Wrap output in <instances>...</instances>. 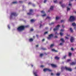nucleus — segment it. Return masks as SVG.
Segmentation results:
<instances>
[{"instance_id": "18", "label": "nucleus", "mask_w": 76, "mask_h": 76, "mask_svg": "<svg viewBox=\"0 0 76 76\" xmlns=\"http://www.w3.org/2000/svg\"><path fill=\"white\" fill-rule=\"evenodd\" d=\"M60 40L62 42H64V39H61Z\"/></svg>"}, {"instance_id": "46", "label": "nucleus", "mask_w": 76, "mask_h": 76, "mask_svg": "<svg viewBox=\"0 0 76 76\" xmlns=\"http://www.w3.org/2000/svg\"><path fill=\"white\" fill-rule=\"evenodd\" d=\"M71 50L72 51H73V50H74V49H73V48H72L71 49Z\"/></svg>"}, {"instance_id": "27", "label": "nucleus", "mask_w": 76, "mask_h": 76, "mask_svg": "<svg viewBox=\"0 0 76 76\" xmlns=\"http://www.w3.org/2000/svg\"><path fill=\"white\" fill-rule=\"evenodd\" d=\"M56 75V76H60V73H57Z\"/></svg>"}, {"instance_id": "35", "label": "nucleus", "mask_w": 76, "mask_h": 76, "mask_svg": "<svg viewBox=\"0 0 76 76\" xmlns=\"http://www.w3.org/2000/svg\"><path fill=\"white\" fill-rule=\"evenodd\" d=\"M19 3H23V1H19Z\"/></svg>"}, {"instance_id": "2", "label": "nucleus", "mask_w": 76, "mask_h": 76, "mask_svg": "<svg viewBox=\"0 0 76 76\" xmlns=\"http://www.w3.org/2000/svg\"><path fill=\"white\" fill-rule=\"evenodd\" d=\"M34 12V11L31 9L29 10V12H28L27 13V15H33L32 13Z\"/></svg>"}, {"instance_id": "14", "label": "nucleus", "mask_w": 76, "mask_h": 76, "mask_svg": "<svg viewBox=\"0 0 76 76\" xmlns=\"http://www.w3.org/2000/svg\"><path fill=\"white\" fill-rule=\"evenodd\" d=\"M53 7H54V6H51L50 8V10H53Z\"/></svg>"}, {"instance_id": "50", "label": "nucleus", "mask_w": 76, "mask_h": 76, "mask_svg": "<svg viewBox=\"0 0 76 76\" xmlns=\"http://www.w3.org/2000/svg\"><path fill=\"white\" fill-rule=\"evenodd\" d=\"M41 67H44V66L42 65L40 66Z\"/></svg>"}, {"instance_id": "11", "label": "nucleus", "mask_w": 76, "mask_h": 76, "mask_svg": "<svg viewBox=\"0 0 76 76\" xmlns=\"http://www.w3.org/2000/svg\"><path fill=\"white\" fill-rule=\"evenodd\" d=\"M65 68L63 66H62L61 68V72H63Z\"/></svg>"}, {"instance_id": "29", "label": "nucleus", "mask_w": 76, "mask_h": 76, "mask_svg": "<svg viewBox=\"0 0 76 76\" xmlns=\"http://www.w3.org/2000/svg\"><path fill=\"white\" fill-rule=\"evenodd\" d=\"M66 57H67V55H65L63 57V58H64L65 59V58H66Z\"/></svg>"}, {"instance_id": "31", "label": "nucleus", "mask_w": 76, "mask_h": 76, "mask_svg": "<svg viewBox=\"0 0 76 76\" xmlns=\"http://www.w3.org/2000/svg\"><path fill=\"white\" fill-rule=\"evenodd\" d=\"M54 46V44H52L50 46V47H53Z\"/></svg>"}, {"instance_id": "37", "label": "nucleus", "mask_w": 76, "mask_h": 76, "mask_svg": "<svg viewBox=\"0 0 76 76\" xmlns=\"http://www.w3.org/2000/svg\"><path fill=\"white\" fill-rule=\"evenodd\" d=\"M61 32H63V31H64V30L63 29H61L60 30Z\"/></svg>"}, {"instance_id": "57", "label": "nucleus", "mask_w": 76, "mask_h": 76, "mask_svg": "<svg viewBox=\"0 0 76 76\" xmlns=\"http://www.w3.org/2000/svg\"><path fill=\"white\" fill-rule=\"evenodd\" d=\"M51 75H54V74L53 73H51Z\"/></svg>"}, {"instance_id": "12", "label": "nucleus", "mask_w": 76, "mask_h": 76, "mask_svg": "<svg viewBox=\"0 0 76 76\" xmlns=\"http://www.w3.org/2000/svg\"><path fill=\"white\" fill-rule=\"evenodd\" d=\"M75 63L72 62V63H70V65H75Z\"/></svg>"}, {"instance_id": "41", "label": "nucleus", "mask_w": 76, "mask_h": 76, "mask_svg": "<svg viewBox=\"0 0 76 76\" xmlns=\"http://www.w3.org/2000/svg\"><path fill=\"white\" fill-rule=\"evenodd\" d=\"M46 1H47V0H44V3H46Z\"/></svg>"}, {"instance_id": "45", "label": "nucleus", "mask_w": 76, "mask_h": 76, "mask_svg": "<svg viewBox=\"0 0 76 76\" xmlns=\"http://www.w3.org/2000/svg\"><path fill=\"white\" fill-rule=\"evenodd\" d=\"M55 34H56V35H58V34L57 33V32H56V33H55Z\"/></svg>"}, {"instance_id": "38", "label": "nucleus", "mask_w": 76, "mask_h": 76, "mask_svg": "<svg viewBox=\"0 0 76 76\" xmlns=\"http://www.w3.org/2000/svg\"><path fill=\"white\" fill-rule=\"evenodd\" d=\"M46 15V14H45L43 15H42V16L44 17V16H45V15Z\"/></svg>"}, {"instance_id": "15", "label": "nucleus", "mask_w": 76, "mask_h": 76, "mask_svg": "<svg viewBox=\"0 0 76 76\" xmlns=\"http://www.w3.org/2000/svg\"><path fill=\"white\" fill-rule=\"evenodd\" d=\"M55 58L56 60H59V58L57 56H56Z\"/></svg>"}, {"instance_id": "32", "label": "nucleus", "mask_w": 76, "mask_h": 76, "mask_svg": "<svg viewBox=\"0 0 76 76\" xmlns=\"http://www.w3.org/2000/svg\"><path fill=\"white\" fill-rule=\"evenodd\" d=\"M64 22V20H61V23H63V22Z\"/></svg>"}, {"instance_id": "33", "label": "nucleus", "mask_w": 76, "mask_h": 76, "mask_svg": "<svg viewBox=\"0 0 76 76\" xmlns=\"http://www.w3.org/2000/svg\"><path fill=\"white\" fill-rule=\"evenodd\" d=\"M34 20H33V19H31V22H34Z\"/></svg>"}, {"instance_id": "28", "label": "nucleus", "mask_w": 76, "mask_h": 76, "mask_svg": "<svg viewBox=\"0 0 76 76\" xmlns=\"http://www.w3.org/2000/svg\"><path fill=\"white\" fill-rule=\"evenodd\" d=\"M60 34L61 36H62V35H63V33H61V32H60Z\"/></svg>"}, {"instance_id": "63", "label": "nucleus", "mask_w": 76, "mask_h": 76, "mask_svg": "<svg viewBox=\"0 0 76 76\" xmlns=\"http://www.w3.org/2000/svg\"><path fill=\"white\" fill-rule=\"evenodd\" d=\"M75 13H76V11H75Z\"/></svg>"}, {"instance_id": "47", "label": "nucleus", "mask_w": 76, "mask_h": 76, "mask_svg": "<svg viewBox=\"0 0 76 76\" xmlns=\"http://www.w3.org/2000/svg\"><path fill=\"white\" fill-rule=\"evenodd\" d=\"M44 41H45V39H43L42 40V42H43Z\"/></svg>"}, {"instance_id": "56", "label": "nucleus", "mask_w": 76, "mask_h": 76, "mask_svg": "<svg viewBox=\"0 0 76 76\" xmlns=\"http://www.w3.org/2000/svg\"><path fill=\"white\" fill-rule=\"evenodd\" d=\"M33 6L34 7L35 6V4H33Z\"/></svg>"}, {"instance_id": "58", "label": "nucleus", "mask_w": 76, "mask_h": 76, "mask_svg": "<svg viewBox=\"0 0 76 76\" xmlns=\"http://www.w3.org/2000/svg\"><path fill=\"white\" fill-rule=\"evenodd\" d=\"M63 44V43H61L60 44V45H62Z\"/></svg>"}, {"instance_id": "49", "label": "nucleus", "mask_w": 76, "mask_h": 76, "mask_svg": "<svg viewBox=\"0 0 76 76\" xmlns=\"http://www.w3.org/2000/svg\"><path fill=\"white\" fill-rule=\"evenodd\" d=\"M42 26V25H41V24H40V26H39V27L40 28H41V26Z\"/></svg>"}, {"instance_id": "61", "label": "nucleus", "mask_w": 76, "mask_h": 76, "mask_svg": "<svg viewBox=\"0 0 76 76\" xmlns=\"http://www.w3.org/2000/svg\"><path fill=\"white\" fill-rule=\"evenodd\" d=\"M55 38H58V37H57V36H56L55 37Z\"/></svg>"}, {"instance_id": "3", "label": "nucleus", "mask_w": 76, "mask_h": 76, "mask_svg": "<svg viewBox=\"0 0 76 76\" xmlns=\"http://www.w3.org/2000/svg\"><path fill=\"white\" fill-rule=\"evenodd\" d=\"M18 15V14H16V13L15 12H12L11 13V15L10 16V19H11L12 18V17H13V16H16Z\"/></svg>"}, {"instance_id": "19", "label": "nucleus", "mask_w": 76, "mask_h": 76, "mask_svg": "<svg viewBox=\"0 0 76 76\" xmlns=\"http://www.w3.org/2000/svg\"><path fill=\"white\" fill-rule=\"evenodd\" d=\"M54 2L55 3H58V2H57V0H55V1H54Z\"/></svg>"}, {"instance_id": "40", "label": "nucleus", "mask_w": 76, "mask_h": 76, "mask_svg": "<svg viewBox=\"0 0 76 76\" xmlns=\"http://www.w3.org/2000/svg\"><path fill=\"white\" fill-rule=\"evenodd\" d=\"M48 34V32H47V31H46V32H45L44 34Z\"/></svg>"}, {"instance_id": "25", "label": "nucleus", "mask_w": 76, "mask_h": 76, "mask_svg": "<svg viewBox=\"0 0 76 76\" xmlns=\"http://www.w3.org/2000/svg\"><path fill=\"white\" fill-rule=\"evenodd\" d=\"M72 56V53H69V57H70V56Z\"/></svg>"}, {"instance_id": "5", "label": "nucleus", "mask_w": 76, "mask_h": 76, "mask_svg": "<svg viewBox=\"0 0 76 76\" xmlns=\"http://www.w3.org/2000/svg\"><path fill=\"white\" fill-rule=\"evenodd\" d=\"M60 26L59 25L57 26L56 27V28H54L53 29L54 31H57V30H58V28H59V27H60Z\"/></svg>"}, {"instance_id": "52", "label": "nucleus", "mask_w": 76, "mask_h": 76, "mask_svg": "<svg viewBox=\"0 0 76 76\" xmlns=\"http://www.w3.org/2000/svg\"><path fill=\"white\" fill-rule=\"evenodd\" d=\"M62 27L63 28H64V26H63V25H62Z\"/></svg>"}, {"instance_id": "34", "label": "nucleus", "mask_w": 76, "mask_h": 76, "mask_svg": "<svg viewBox=\"0 0 76 76\" xmlns=\"http://www.w3.org/2000/svg\"><path fill=\"white\" fill-rule=\"evenodd\" d=\"M50 19V17L49 16H48L46 18V19Z\"/></svg>"}, {"instance_id": "36", "label": "nucleus", "mask_w": 76, "mask_h": 76, "mask_svg": "<svg viewBox=\"0 0 76 76\" xmlns=\"http://www.w3.org/2000/svg\"><path fill=\"white\" fill-rule=\"evenodd\" d=\"M42 50H46V49L45 48H42Z\"/></svg>"}, {"instance_id": "59", "label": "nucleus", "mask_w": 76, "mask_h": 76, "mask_svg": "<svg viewBox=\"0 0 76 76\" xmlns=\"http://www.w3.org/2000/svg\"><path fill=\"white\" fill-rule=\"evenodd\" d=\"M36 47H38V45H37L36 46Z\"/></svg>"}, {"instance_id": "6", "label": "nucleus", "mask_w": 76, "mask_h": 76, "mask_svg": "<svg viewBox=\"0 0 76 76\" xmlns=\"http://www.w3.org/2000/svg\"><path fill=\"white\" fill-rule=\"evenodd\" d=\"M43 71L45 72H47V71H48V72H51L52 70L48 68H45L44 69Z\"/></svg>"}, {"instance_id": "48", "label": "nucleus", "mask_w": 76, "mask_h": 76, "mask_svg": "<svg viewBox=\"0 0 76 76\" xmlns=\"http://www.w3.org/2000/svg\"><path fill=\"white\" fill-rule=\"evenodd\" d=\"M30 31H34V29H31Z\"/></svg>"}, {"instance_id": "17", "label": "nucleus", "mask_w": 76, "mask_h": 76, "mask_svg": "<svg viewBox=\"0 0 76 76\" xmlns=\"http://www.w3.org/2000/svg\"><path fill=\"white\" fill-rule=\"evenodd\" d=\"M34 75H35V76H38V75H37V72H34Z\"/></svg>"}, {"instance_id": "8", "label": "nucleus", "mask_w": 76, "mask_h": 76, "mask_svg": "<svg viewBox=\"0 0 76 76\" xmlns=\"http://www.w3.org/2000/svg\"><path fill=\"white\" fill-rule=\"evenodd\" d=\"M53 37V34H51L49 35V37H48V39H50L51 38Z\"/></svg>"}, {"instance_id": "13", "label": "nucleus", "mask_w": 76, "mask_h": 76, "mask_svg": "<svg viewBox=\"0 0 76 76\" xmlns=\"http://www.w3.org/2000/svg\"><path fill=\"white\" fill-rule=\"evenodd\" d=\"M52 51L56 52V53H57L58 52V51L57 50H55L54 49H52Z\"/></svg>"}, {"instance_id": "51", "label": "nucleus", "mask_w": 76, "mask_h": 76, "mask_svg": "<svg viewBox=\"0 0 76 76\" xmlns=\"http://www.w3.org/2000/svg\"><path fill=\"white\" fill-rule=\"evenodd\" d=\"M66 39H69V38L67 37H65Z\"/></svg>"}, {"instance_id": "7", "label": "nucleus", "mask_w": 76, "mask_h": 76, "mask_svg": "<svg viewBox=\"0 0 76 76\" xmlns=\"http://www.w3.org/2000/svg\"><path fill=\"white\" fill-rule=\"evenodd\" d=\"M65 69L66 70H68V71H69V72H72V69L70 68L67 67L65 66Z\"/></svg>"}, {"instance_id": "20", "label": "nucleus", "mask_w": 76, "mask_h": 76, "mask_svg": "<svg viewBox=\"0 0 76 76\" xmlns=\"http://www.w3.org/2000/svg\"><path fill=\"white\" fill-rule=\"evenodd\" d=\"M29 41L30 42H31L32 41H33V39H32V38L30 39H29Z\"/></svg>"}, {"instance_id": "4", "label": "nucleus", "mask_w": 76, "mask_h": 76, "mask_svg": "<svg viewBox=\"0 0 76 76\" xmlns=\"http://www.w3.org/2000/svg\"><path fill=\"white\" fill-rule=\"evenodd\" d=\"M75 20V17L73 16H71L69 19V20L70 22H73Z\"/></svg>"}, {"instance_id": "43", "label": "nucleus", "mask_w": 76, "mask_h": 76, "mask_svg": "<svg viewBox=\"0 0 76 76\" xmlns=\"http://www.w3.org/2000/svg\"><path fill=\"white\" fill-rule=\"evenodd\" d=\"M63 1H60L59 2V3L60 4H61L62 3V2Z\"/></svg>"}, {"instance_id": "62", "label": "nucleus", "mask_w": 76, "mask_h": 76, "mask_svg": "<svg viewBox=\"0 0 76 76\" xmlns=\"http://www.w3.org/2000/svg\"><path fill=\"white\" fill-rule=\"evenodd\" d=\"M52 29V28H50V31H51V30Z\"/></svg>"}, {"instance_id": "24", "label": "nucleus", "mask_w": 76, "mask_h": 76, "mask_svg": "<svg viewBox=\"0 0 76 76\" xmlns=\"http://www.w3.org/2000/svg\"><path fill=\"white\" fill-rule=\"evenodd\" d=\"M43 56H44V54H43L41 53L40 55V57H42Z\"/></svg>"}, {"instance_id": "1", "label": "nucleus", "mask_w": 76, "mask_h": 76, "mask_svg": "<svg viewBox=\"0 0 76 76\" xmlns=\"http://www.w3.org/2000/svg\"><path fill=\"white\" fill-rule=\"evenodd\" d=\"M29 26L28 25L21 26L17 28V31L18 32H22V31H24L25 28H29Z\"/></svg>"}, {"instance_id": "9", "label": "nucleus", "mask_w": 76, "mask_h": 76, "mask_svg": "<svg viewBox=\"0 0 76 76\" xmlns=\"http://www.w3.org/2000/svg\"><path fill=\"white\" fill-rule=\"evenodd\" d=\"M51 66L52 67H57V65H56L54 64H51Z\"/></svg>"}, {"instance_id": "16", "label": "nucleus", "mask_w": 76, "mask_h": 76, "mask_svg": "<svg viewBox=\"0 0 76 76\" xmlns=\"http://www.w3.org/2000/svg\"><path fill=\"white\" fill-rule=\"evenodd\" d=\"M72 25L73 26H76V23H72Z\"/></svg>"}, {"instance_id": "44", "label": "nucleus", "mask_w": 76, "mask_h": 76, "mask_svg": "<svg viewBox=\"0 0 76 76\" xmlns=\"http://www.w3.org/2000/svg\"><path fill=\"white\" fill-rule=\"evenodd\" d=\"M69 6H72V4H69Z\"/></svg>"}, {"instance_id": "22", "label": "nucleus", "mask_w": 76, "mask_h": 76, "mask_svg": "<svg viewBox=\"0 0 76 76\" xmlns=\"http://www.w3.org/2000/svg\"><path fill=\"white\" fill-rule=\"evenodd\" d=\"M61 7H62L63 8V7H65L66 6L64 4L62 5H61Z\"/></svg>"}, {"instance_id": "21", "label": "nucleus", "mask_w": 76, "mask_h": 76, "mask_svg": "<svg viewBox=\"0 0 76 76\" xmlns=\"http://www.w3.org/2000/svg\"><path fill=\"white\" fill-rule=\"evenodd\" d=\"M12 3H13V4H17V3H18V2H17V1L13 2H12Z\"/></svg>"}, {"instance_id": "53", "label": "nucleus", "mask_w": 76, "mask_h": 76, "mask_svg": "<svg viewBox=\"0 0 76 76\" xmlns=\"http://www.w3.org/2000/svg\"><path fill=\"white\" fill-rule=\"evenodd\" d=\"M28 4L29 5V4H31V2H29L28 3Z\"/></svg>"}, {"instance_id": "60", "label": "nucleus", "mask_w": 76, "mask_h": 76, "mask_svg": "<svg viewBox=\"0 0 76 76\" xmlns=\"http://www.w3.org/2000/svg\"><path fill=\"white\" fill-rule=\"evenodd\" d=\"M36 37H37V38H38V35H36Z\"/></svg>"}, {"instance_id": "55", "label": "nucleus", "mask_w": 76, "mask_h": 76, "mask_svg": "<svg viewBox=\"0 0 76 76\" xmlns=\"http://www.w3.org/2000/svg\"><path fill=\"white\" fill-rule=\"evenodd\" d=\"M70 61V59H68L67 60V61Z\"/></svg>"}, {"instance_id": "10", "label": "nucleus", "mask_w": 76, "mask_h": 76, "mask_svg": "<svg viewBox=\"0 0 76 76\" xmlns=\"http://www.w3.org/2000/svg\"><path fill=\"white\" fill-rule=\"evenodd\" d=\"M75 39H74V38L73 37H71V38L70 39V41L71 42H73V41H74V40Z\"/></svg>"}, {"instance_id": "39", "label": "nucleus", "mask_w": 76, "mask_h": 76, "mask_svg": "<svg viewBox=\"0 0 76 76\" xmlns=\"http://www.w3.org/2000/svg\"><path fill=\"white\" fill-rule=\"evenodd\" d=\"M41 13H45V12H44L43 11H41Z\"/></svg>"}, {"instance_id": "30", "label": "nucleus", "mask_w": 76, "mask_h": 76, "mask_svg": "<svg viewBox=\"0 0 76 76\" xmlns=\"http://www.w3.org/2000/svg\"><path fill=\"white\" fill-rule=\"evenodd\" d=\"M70 8H69V7H67V11H68V10H70Z\"/></svg>"}, {"instance_id": "54", "label": "nucleus", "mask_w": 76, "mask_h": 76, "mask_svg": "<svg viewBox=\"0 0 76 76\" xmlns=\"http://www.w3.org/2000/svg\"><path fill=\"white\" fill-rule=\"evenodd\" d=\"M8 27L9 29H10V27L9 26V25L8 26Z\"/></svg>"}, {"instance_id": "23", "label": "nucleus", "mask_w": 76, "mask_h": 76, "mask_svg": "<svg viewBox=\"0 0 76 76\" xmlns=\"http://www.w3.org/2000/svg\"><path fill=\"white\" fill-rule=\"evenodd\" d=\"M60 19V18L59 17H56V20H58Z\"/></svg>"}, {"instance_id": "26", "label": "nucleus", "mask_w": 76, "mask_h": 76, "mask_svg": "<svg viewBox=\"0 0 76 76\" xmlns=\"http://www.w3.org/2000/svg\"><path fill=\"white\" fill-rule=\"evenodd\" d=\"M70 30L71 32H73V29L72 28H70Z\"/></svg>"}, {"instance_id": "64", "label": "nucleus", "mask_w": 76, "mask_h": 76, "mask_svg": "<svg viewBox=\"0 0 76 76\" xmlns=\"http://www.w3.org/2000/svg\"><path fill=\"white\" fill-rule=\"evenodd\" d=\"M31 66H32V67H33V65H32Z\"/></svg>"}, {"instance_id": "42", "label": "nucleus", "mask_w": 76, "mask_h": 76, "mask_svg": "<svg viewBox=\"0 0 76 76\" xmlns=\"http://www.w3.org/2000/svg\"><path fill=\"white\" fill-rule=\"evenodd\" d=\"M54 22H52L51 23L50 25H53V24H54Z\"/></svg>"}]
</instances>
